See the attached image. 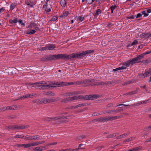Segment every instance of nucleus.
Listing matches in <instances>:
<instances>
[{"mask_svg": "<svg viewBox=\"0 0 151 151\" xmlns=\"http://www.w3.org/2000/svg\"><path fill=\"white\" fill-rule=\"evenodd\" d=\"M17 118V116L15 115H13L12 116H9V118L10 119H16Z\"/></svg>", "mask_w": 151, "mask_h": 151, "instance_id": "obj_58", "label": "nucleus"}, {"mask_svg": "<svg viewBox=\"0 0 151 151\" xmlns=\"http://www.w3.org/2000/svg\"><path fill=\"white\" fill-rule=\"evenodd\" d=\"M39 51H42L44 50H47V48L46 46L43 47H41L39 49H38Z\"/></svg>", "mask_w": 151, "mask_h": 151, "instance_id": "obj_34", "label": "nucleus"}, {"mask_svg": "<svg viewBox=\"0 0 151 151\" xmlns=\"http://www.w3.org/2000/svg\"><path fill=\"white\" fill-rule=\"evenodd\" d=\"M141 150V147H137L134 148L132 149L129 150L128 151H139Z\"/></svg>", "mask_w": 151, "mask_h": 151, "instance_id": "obj_20", "label": "nucleus"}, {"mask_svg": "<svg viewBox=\"0 0 151 151\" xmlns=\"http://www.w3.org/2000/svg\"><path fill=\"white\" fill-rule=\"evenodd\" d=\"M42 139V137L41 136H36V140H41Z\"/></svg>", "mask_w": 151, "mask_h": 151, "instance_id": "obj_44", "label": "nucleus"}, {"mask_svg": "<svg viewBox=\"0 0 151 151\" xmlns=\"http://www.w3.org/2000/svg\"><path fill=\"white\" fill-rule=\"evenodd\" d=\"M83 81L81 80V81H77L76 82H75V84H83Z\"/></svg>", "mask_w": 151, "mask_h": 151, "instance_id": "obj_40", "label": "nucleus"}, {"mask_svg": "<svg viewBox=\"0 0 151 151\" xmlns=\"http://www.w3.org/2000/svg\"><path fill=\"white\" fill-rule=\"evenodd\" d=\"M59 119L58 116L52 117V118H49V121H54Z\"/></svg>", "mask_w": 151, "mask_h": 151, "instance_id": "obj_25", "label": "nucleus"}, {"mask_svg": "<svg viewBox=\"0 0 151 151\" xmlns=\"http://www.w3.org/2000/svg\"><path fill=\"white\" fill-rule=\"evenodd\" d=\"M40 60L43 61H47V56L44 57L40 59Z\"/></svg>", "mask_w": 151, "mask_h": 151, "instance_id": "obj_35", "label": "nucleus"}, {"mask_svg": "<svg viewBox=\"0 0 151 151\" xmlns=\"http://www.w3.org/2000/svg\"><path fill=\"white\" fill-rule=\"evenodd\" d=\"M29 127V125H22L19 126L18 125H16V129L19 130L23 129L25 128H27Z\"/></svg>", "mask_w": 151, "mask_h": 151, "instance_id": "obj_8", "label": "nucleus"}, {"mask_svg": "<svg viewBox=\"0 0 151 151\" xmlns=\"http://www.w3.org/2000/svg\"><path fill=\"white\" fill-rule=\"evenodd\" d=\"M6 110V107L1 108L0 109V112H1L3 111H4Z\"/></svg>", "mask_w": 151, "mask_h": 151, "instance_id": "obj_54", "label": "nucleus"}, {"mask_svg": "<svg viewBox=\"0 0 151 151\" xmlns=\"http://www.w3.org/2000/svg\"><path fill=\"white\" fill-rule=\"evenodd\" d=\"M141 62L142 63L145 65H147L151 62V58L149 59L148 60H143L142 61H141Z\"/></svg>", "mask_w": 151, "mask_h": 151, "instance_id": "obj_18", "label": "nucleus"}, {"mask_svg": "<svg viewBox=\"0 0 151 151\" xmlns=\"http://www.w3.org/2000/svg\"><path fill=\"white\" fill-rule=\"evenodd\" d=\"M32 102L37 104H41V100L39 99H37L32 101Z\"/></svg>", "mask_w": 151, "mask_h": 151, "instance_id": "obj_31", "label": "nucleus"}, {"mask_svg": "<svg viewBox=\"0 0 151 151\" xmlns=\"http://www.w3.org/2000/svg\"><path fill=\"white\" fill-rule=\"evenodd\" d=\"M12 109L14 110H16L18 109L17 106H12Z\"/></svg>", "mask_w": 151, "mask_h": 151, "instance_id": "obj_64", "label": "nucleus"}, {"mask_svg": "<svg viewBox=\"0 0 151 151\" xmlns=\"http://www.w3.org/2000/svg\"><path fill=\"white\" fill-rule=\"evenodd\" d=\"M15 6L16 5L15 4H12L11 5L10 8L12 9H13L15 8Z\"/></svg>", "mask_w": 151, "mask_h": 151, "instance_id": "obj_52", "label": "nucleus"}, {"mask_svg": "<svg viewBox=\"0 0 151 151\" xmlns=\"http://www.w3.org/2000/svg\"><path fill=\"white\" fill-rule=\"evenodd\" d=\"M74 109V106H69L65 108V109L67 110L70 109Z\"/></svg>", "mask_w": 151, "mask_h": 151, "instance_id": "obj_55", "label": "nucleus"}, {"mask_svg": "<svg viewBox=\"0 0 151 151\" xmlns=\"http://www.w3.org/2000/svg\"><path fill=\"white\" fill-rule=\"evenodd\" d=\"M138 44V42L137 40H134L133 41L132 43L131 44L132 45H135L136 44Z\"/></svg>", "mask_w": 151, "mask_h": 151, "instance_id": "obj_57", "label": "nucleus"}, {"mask_svg": "<svg viewBox=\"0 0 151 151\" xmlns=\"http://www.w3.org/2000/svg\"><path fill=\"white\" fill-rule=\"evenodd\" d=\"M145 75L146 77H147L149 74L151 75V69L149 70H147L145 71Z\"/></svg>", "mask_w": 151, "mask_h": 151, "instance_id": "obj_28", "label": "nucleus"}, {"mask_svg": "<svg viewBox=\"0 0 151 151\" xmlns=\"http://www.w3.org/2000/svg\"><path fill=\"white\" fill-rule=\"evenodd\" d=\"M118 6H116V5H115L114 6H112L110 7L111 9H118V8L117 7Z\"/></svg>", "mask_w": 151, "mask_h": 151, "instance_id": "obj_46", "label": "nucleus"}, {"mask_svg": "<svg viewBox=\"0 0 151 151\" xmlns=\"http://www.w3.org/2000/svg\"><path fill=\"white\" fill-rule=\"evenodd\" d=\"M140 78H144L146 77L145 73L144 74H140L139 75Z\"/></svg>", "mask_w": 151, "mask_h": 151, "instance_id": "obj_43", "label": "nucleus"}, {"mask_svg": "<svg viewBox=\"0 0 151 151\" xmlns=\"http://www.w3.org/2000/svg\"><path fill=\"white\" fill-rule=\"evenodd\" d=\"M106 82H99L98 83V85H106Z\"/></svg>", "mask_w": 151, "mask_h": 151, "instance_id": "obj_38", "label": "nucleus"}, {"mask_svg": "<svg viewBox=\"0 0 151 151\" xmlns=\"http://www.w3.org/2000/svg\"><path fill=\"white\" fill-rule=\"evenodd\" d=\"M70 101L69 98H66L65 99H63L61 101V102L66 103L67 102Z\"/></svg>", "mask_w": 151, "mask_h": 151, "instance_id": "obj_23", "label": "nucleus"}, {"mask_svg": "<svg viewBox=\"0 0 151 151\" xmlns=\"http://www.w3.org/2000/svg\"><path fill=\"white\" fill-rule=\"evenodd\" d=\"M68 14V12L67 11H64L63 12V14H61L60 16V18H65Z\"/></svg>", "mask_w": 151, "mask_h": 151, "instance_id": "obj_9", "label": "nucleus"}, {"mask_svg": "<svg viewBox=\"0 0 151 151\" xmlns=\"http://www.w3.org/2000/svg\"><path fill=\"white\" fill-rule=\"evenodd\" d=\"M54 56V55H49V56H47V61H50L53 60H55Z\"/></svg>", "mask_w": 151, "mask_h": 151, "instance_id": "obj_16", "label": "nucleus"}, {"mask_svg": "<svg viewBox=\"0 0 151 151\" xmlns=\"http://www.w3.org/2000/svg\"><path fill=\"white\" fill-rule=\"evenodd\" d=\"M37 24L35 23H30L28 26L29 29H31L34 27L36 30H39V29L38 27L36 26Z\"/></svg>", "mask_w": 151, "mask_h": 151, "instance_id": "obj_7", "label": "nucleus"}, {"mask_svg": "<svg viewBox=\"0 0 151 151\" xmlns=\"http://www.w3.org/2000/svg\"><path fill=\"white\" fill-rule=\"evenodd\" d=\"M67 116H58L59 119H69L68 118H67Z\"/></svg>", "mask_w": 151, "mask_h": 151, "instance_id": "obj_42", "label": "nucleus"}, {"mask_svg": "<svg viewBox=\"0 0 151 151\" xmlns=\"http://www.w3.org/2000/svg\"><path fill=\"white\" fill-rule=\"evenodd\" d=\"M23 96V98H32V97H31L30 94H26L25 96Z\"/></svg>", "mask_w": 151, "mask_h": 151, "instance_id": "obj_39", "label": "nucleus"}, {"mask_svg": "<svg viewBox=\"0 0 151 151\" xmlns=\"http://www.w3.org/2000/svg\"><path fill=\"white\" fill-rule=\"evenodd\" d=\"M45 141H40V142H35L33 143H32V146H36L40 144L44 143L45 142Z\"/></svg>", "mask_w": 151, "mask_h": 151, "instance_id": "obj_11", "label": "nucleus"}, {"mask_svg": "<svg viewBox=\"0 0 151 151\" xmlns=\"http://www.w3.org/2000/svg\"><path fill=\"white\" fill-rule=\"evenodd\" d=\"M13 69L12 68H8L7 70V71H8V73H13Z\"/></svg>", "mask_w": 151, "mask_h": 151, "instance_id": "obj_37", "label": "nucleus"}, {"mask_svg": "<svg viewBox=\"0 0 151 151\" xmlns=\"http://www.w3.org/2000/svg\"><path fill=\"white\" fill-rule=\"evenodd\" d=\"M151 129V125L149 126L147 128H146L145 129V131H148L149 130V129Z\"/></svg>", "mask_w": 151, "mask_h": 151, "instance_id": "obj_59", "label": "nucleus"}, {"mask_svg": "<svg viewBox=\"0 0 151 151\" xmlns=\"http://www.w3.org/2000/svg\"><path fill=\"white\" fill-rule=\"evenodd\" d=\"M142 12V14L144 15L145 17H147L148 15V14L147 13H146V12L145 11H143Z\"/></svg>", "mask_w": 151, "mask_h": 151, "instance_id": "obj_53", "label": "nucleus"}, {"mask_svg": "<svg viewBox=\"0 0 151 151\" xmlns=\"http://www.w3.org/2000/svg\"><path fill=\"white\" fill-rule=\"evenodd\" d=\"M100 96L99 95H86L85 96V100H93L99 98Z\"/></svg>", "mask_w": 151, "mask_h": 151, "instance_id": "obj_6", "label": "nucleus"}, {"mask_svg": "<svg viewBox=\"0 0 151 151\" xmlns=\"http://www.w3.org/2000/svg\"><path fill=\"white\" fill-rule=\"evenodd\" d=\"M142 15V14H141L140 13H138V14L136 16V18H138L140 17H141Z\"/></svg>", "mask_w": 151, "mask_h": 151, "instance_id": "obj_60", "label": "nucleus"}, {"mask_svg": "<svg viewBox=\"0 0 151 151\" xmlns=\"http://www.w3.org/2000/svg\"><path fill=\"white\" fill-rule=\"evenodd\" d=\"M18 22H19L20 24L21 25L24 26L25 24L23 22L22 20L20 19L19 20Z\"/></svg>", "mask_w": 151, "mask_h": 151, "instance_id": "obj_56", "label": "nucleus"}, {"mask_svg": "<svg viewBox=\"0 0 151 151\" xmlns=\"http://www.w3.org/2000/svg\"><path fill=\"white\" fill-rule=\"evenodd\" d=\"M41 103H43L45 104L48 103L47 99H42L41 100Z\"/></svg>", "mask_w": 151, "mask_h": 151, "instance_id": "obj_27", "label": "nucleus"}, {"mask_svg": "<svg viewBox=\"0 0 151 151\" xmlns=\"http://www.w3.org/2000/svg\"><path fill=\"white\" fill-rule=\"evenodd\" d=\"M70 101H72L74 100L79 99V98L78 96H75L73 97H69Z\"/></svg>", "mask_w": 151, "mask_h": 151, "instance_id": "obj_21", "label": "nucleus"}, {"mask_svg": "<svg viewBox=\"0 0 151 151\" xmlns=\"http://www.w3.org/2000/svg\"><path fill=\"white\" fill-rule=\"evenodd\" d=\"M36 30H32L28 31L27 34L29 35H32L34 34L36 32Z\"/></svg>", "mask_w": 151, "mask_h": 151, "instance_id": "obj_24", "label": "nucleus"}, {"mask_svg": "<svg viewBox=\"0 0 151 151\" xmlns=\"http://www.w3.org/2000/svg\"><path fill=\"white\" fill-rule=\"evenodd\" d=\"M127 67L124 66L120 67L117 68L113 69V71H117L122 69H126Z\"/></svg>", "mask_w": 151, "mask_h": 151, "instance_id": "obj_15", "label": "nucleus"}, {"mask_svg": "<svg viewBox=\"0 0 151 151\" xmlns=\"http://www.w3.org/2000/svg\"><path fill=\"white\" fill-rule=\"evenodd\" d=\"M34 151H42L43 150L41 148V147H36L33 149Z\"/></svg>", "mask_w": 151, "mask_h": 151, "instance_id": "obj_26", "label": "nucleus"}, {"mask_svg": "<svg viewBox=\"0 0 151 151\" xmlns=\"http://www.w3.org/2000/svg\"><path fill=\"white\" fill-rule=\"evenodd\" d=\"M45 95L49 96H54L55 94L51 92H47L45 93Z\"/></svg>", "mask_w": 151, "mask_h": 151, "instance_id": "obj_22", "label": "nucleus"}, {"mask_svg": "<svg viewBox=\"0 0 151 151\" xmlns=\"http://www.w3.org/2000/svg\"><path fill=\"white\" fill-rule=\"evenodd\" d=\"M58 18V17L54 16L51 19V21H56Z\"/></svg>", "mask_w": 151, "mask_h": 151, "instance_id": "obj_48", "label": "nucleus"}, {"mask_svg": "<svg viewBox=\"0 0 151 151\" xmlns=\"http://www.w3.org/2000/svg\"><path fill=\"white\" fill-rule=\"evenodd\" d=\"M78 97L79 98V99H84L85 96L82 95H79L78 96Z\"/></svg>", "mask_w": 151, "mask_h": 151, "instance_id": "obj_62", "label": "nucleus"}, {"mask_svg": "<svg viewBox=\"0 0 151 151\" xmlns=\"http://www.w3.org/2000/svg\"><path fill=\"white\" fill-rule=\"evenodd\" d=\"M57 142H54L52 143H48L47 145V146H50V145H56L57 144Z\"/></svg>", "mask_w": 151, "mask_h": 151, "instance_id": "obj_50", "label": "nucleus"}, {"mask_svg": "<svg viewBox=\"0 0 151 151\" xmlns=\"http://www.w3.org/2000/svg\"><path fill=\"white\" fill-rule=\"evenodd\" d=\"M132 140H133L132 138V137H130L129 138L127 139L124 140V141L123 142H127L131 141Z\"/></svg>", "mask_w": 151, "mask_h": 151, "instance_id": "obj_41", "label": "nucleus"}, {"mask_svg": "<svg viewBox=\"0 0 151 151\" xmlns=\"http://www.w3.org/2000/svg\"><path fill=\"white\" fill-rule=\"evenodd\" d=\"M105 112L106 113H108V114H110L111 113L113 112V111L112 110H107Z\"/></svg>", "mask_w": 151, "mask_h": 151, "instance_id": "obj_51", "label": "nucleus"}, {"mask_svg": "<svg viewBox=\"0 0 151 151\" xmlns=\"http://www.w3.org/2000/svg\"><path fill=\"white\" fill-rule=\"evenodd\" d=\"M47 50H52L55 47V45L53 44H50L46 46Z\"/></svg>", "mask_w": 151, "mask_h": 151, "instance_id": "obj_13", "label": "nucleus"}, {"mask_svg": "<svg viewBox=\"0 0 151 151\" xmlns=\"http://www.w3.org/2000/svg\"><path fill=\"white\" fill-rule=\"evenodd\" d=\"M91 52V50H87L86 51H83L81 53H73L71 54L72 55V58H78L79 57L80 58L84 56L86 54L90 53Z\"/></svg>", "mask_w": 151, "mask_h": 151, "instance_id": "obj_3", "label": "nucleus"}, {"mask_svg": "<svg viewBox=\"0 0 151 151\" xmlns=\"http://www.w3.org/2000/svg\"><path fill=\"white\" fill-rule=\"evenodd\" d=\"M32 137H31V136L27 137V136H26L25 137V139H27V140H32Z\"/></svg>", "mask_w": 151, "mask_h": 151, "instance_id": "obj_47", "label": "nucleus"}, {"mask_svg": "<svg viewBox=\"0 0 151 151\" xmlns=\"http://www.w3.org/2000/svg\"><path fill=\"white\" fill-rule=\"evenodd\" d=\"M60 4L62 7H65L66 5V2L64 0H62L60 2Z\"/></svg>", "mask_w": 151, "mask_h": 151, "instance_id": "obj_30", "label": "nucleus"}, {"mask_svg": "<svg viewBox=\"0 0 151 151\" xmlns=\"http://www.w3.org/2000/svg\"><path fill=\"white\" fill-rule=\"evenodd\" d=\"M86 137V136L85 135L80 136L78 137V139H81L85 138Z\"/></svg>", "mask_w": 151, "mask_h": 151, "instance_id": "obj_49", "label": "nucleus"}, {"mask_svg": "<svg viewBox=\"0 0 151 151\" xmlns=\"http://www.w3.org/2000/svg\"><path fill=\"white\" fill-rule=\"evenodd\" d=\"M5 129H16V125H11L9 126H6Z\"/></svg>", "mask_w": 151, "mask_h": 151, "instance_id": "obj_10", "label": "nucleus"}, {"mask_svg": "<svg viewBox=\"0 0 151 151\" xmlns=\"http://www.w3.org/2000/svg\"><path fill=\"white\" fill-rule=\"evenodd\" d=\"M142 57L140 55L138 56L137 57L133 58L132 60H130L124 63L123 65L128 67L130 65H132L133 64L141 62V59H142Z\"/></svg>", "mask_w": 151, "mask_h": 151, "instance_id": "obj_2", "label": "nucleus"}, {"mask_svg": "<svg viewBox=\"0 0 151 151\" xmlns=\"http://www.w3.org/2000/svg\"><path fill=\"white\" fill-rule=\"evenodd\" d=\"M147 35V33H142L140 35V36L141 38H144L147 37H146Z\"/></svg>", "mask_w": 151, "mask_h": 151, "instance_id": "obj_32", "label": "nucleus"}, {"mask_svg": "<svg viewBox=\"0 0 151 151\" xmlns=\"http://www.w3.org/2000/svg\"><path fill=\"white\" fill-rule=\"evenodd\" d=\"M97 122H103L102 117L94 119L92 121V122L93 123H94Z\"/></svg>", "mask_w": 151, "mask_h": 151, "instance_id": "obj_12", "label": "nucleus"}, {"mask_svg": "<svg viewBox=\"0 0 151 151\" xmlns=\"http://www.w3.org/2000/svg\"><path fill=\"white\" fill-rule=\"evenodd\" d=\"M78 19L79 20L81 21H82L83 20L84 17L83 16H81V17H80L78 18Z\"/></svg>", "mask_w": 151, "mask_h": 151, "instance_id": "obj_63", "label": "nucleus"}, {"mask_svg": "<svg viewBox=\"0 0 151 151\" xmlns=\"http://www.w3.org/2000/svg\"><path fill=\"white\" fill-rule=\"evenodd\" d=\"M116 133H114L112 134H111L109 135L107 137L108 138H111L112 137H115L116 136Z\"/></svg>", "mask_w": 151, "mask_h": 151, "instance_id": "obj_29", "label": "nucleus"}, {"mask_svg": "<svg viewBox=\"0 0 151 151\" xmlns=\"http://www.w3.org/2000/svg\"><path fill=\"white\" fill-rule=\"evenodd\" d=\"M83 106H84L85 104H79L76 106H74V109H76L78 107H81Z\"/></svg>", "mask_w": 151, "mask_h": 151, "instance_id": "obj_33", "label": "nucleus"}, {"mask_svg": "<svg viewBox=\"0 0 151 151\" xmlns=\"http://www.w3.org/2000/svg\"><path fill=\"white\" fill-rule=\"evenodd\" d=\"M83 83H89V80H83Z\"/></svg>", "mask_w": 151, "mask_h": 151, "instance_id": "obj_61", "label": "nucleus"}, {"mask_svg": "<svg viewBox=\"0 0 151 151\" xmlns=\"http://www.w3.org/2000/svg\"><path fill=\"white\" fill-rule=\"evenodd\" d=\"M58 100V98H57L55 99H47L48 103L50 102H53Z\"/></svg>", "mask_w": 151, "mask_h": 151, "instance_id": "obj_14", "label": "nucleus"}, {"mask_svg": "<svg viewBox=\"0 0 151 151\" xmlns=\"http://www.w3.org/2000/svg\"><path fill=\"white\" fill-rule=\"evenodd\" d=\"M103 122H106L109 121H112L116 120L120 118V116H108L105 117H103Z\"/></svg>", "mask_w": 151, "mask_h": 151, "instance_id": "obj_5", "label": "nucleus"}, {"mask_svg": "<svg viewBox=\"0 0 151 151\" xmlns=\"http://www.w3.org/2000/svg\"><path fill=\"white\" fill-rule=\"evenodd\" d=\"M128 135V134H127L124 133L122 135H119V136H118L116 138L118 139L123 138H124L125 137H126Z\"/></svg>", "mask_w": 151, "mask_h": 151, "instance_id": "obj_19", "label": "nucleus"}, {"mask_svg": "<svg viewBox=\"0 0 151 151\" xmlns=\"http://www.w3.org/2000/svg\"><path fill=\"white\" fill-rule=\"evenodd\" d=\"M49 0H46L45 3V4H44L43 6V9H50V8H49L48 7H47V6H48L47 3L49 1Z\"/></svg>", "mask_w": 151, "mask_h": 151, "instance_id": "obj_17", "label": "nucleus"}, {"mask_svg": "<svg viewBox=\"0 0 151 151\" xmlns=\"http://www.w3.org/2000/svg\"><path fill=\"white\" fill-rule=\"evenodd\" d=\"M27 85H37V87L39 89H49L50 87H56V86H58V87L63 86H68L69 85L74 84L73 82L66 83L63 82L58 83L57 82H45L43 81H40L35 83H27Z\"/></svg>", "mask_w": 151, "mask_h": 151, "instance_id": "obj_1", "label": "nucleus"}, {"mask_svg": "<svg viewBox=\"0 0 151 151\" xmlns=\"http://www.w3.org/2000/svg\"><path fill=\"white\" fill-rule=\"evenodd\" d=\"M55 59H70L72 58V55H67L66 54H59L54 55Z\"/></svg>", "mask_w": 151, "mask_h": 151, "instance_id": "obj_4", "label": "nucleus"}, {"mask_svg": "<svg viewBox=\"0 0 151 151\" xmlns=\"http://www.w3.org/2000/svg\"><path fill=\"white\" fill-rule=\"evenodd\" d=\"M101 12V10H97L96 12L95 13V16H96L98 15Z\"/></svg>", "mask_w": 151, "mask_h": 151, "instance_id": "obj_45", "label": "nucleus"}, {"mask_svg": "<svg viewBox=\"0 0 151 151\" xmlns=\"http://www.w3.org/2000/svg\"><path fill=\"white\" fill-rule=\"evenodd\" d=\"M151 52H150V51H148L147 52L144 53H142V54L140 55L141 57H142V58H144V56H145V55L146 54H148L149 53H150Z\"/></svg>", "mask_w": 151, "mask_h": 151, "instance_id": "obj_36", "label": "nucleus"}]
</instances>
